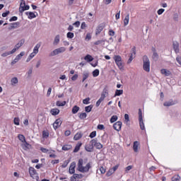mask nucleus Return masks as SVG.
<instances>
[{"instance_id":"c03bdc74","label":"nucleus","mask_w":181,"mask_h":181,"mask_svg":"<svg viewBox=\"0 0 181 181\" xmlns=\"http://www.w3.org/2000/svg\"><path fill=\"white\" fill-rule=\"evenodd\" d=\"M15 84H18V78L16 77L11 79V86H15Z\"/></svg>"},{"instance_id":"6e6d98bb","label":"nucleus","mask_w":181,"mask_h":181,"mask_svg":"<svg viewBox=\"0 0 181 181\" xmlns=\"http://www.w3.org/2000/svg\"><path fill=\"white\" fill-rule=\"evenodd\" d=\"M40 151L41 152H42L43 153H47V152H49V149L47 148H45L43 147L40 148Z\"/></svg>"},{"instance_id":"ea45409f","label":"nucleus","mask_w":181,"mask_h":181,"mask_svg":"<svg viewBox=\"0 0 181 181\" xmlns=\"http://www.w3.org/2000/svg\"><path fill=\"white\" fill-rule=\"evenodd\" d=\"M152 59L155 60V62H157L159 59V54H158V52L153 53Z\"/></svg>"},{"instance_id":"a18cd8bd","label":"nucleus","mask_w":181,"mask_h":181,"mask_svg":"<svg viewBox=\"0 0 181 181\" xmlns=\"http://www.w3.org/2000/svg\"><path fill=\"white\" fill-rule=\"evenodd\" d=\"M103 101H104L103 98H100L99 100L96 102V107H100V105L101 104V103H103Z\"/></svg>"},{"instance_id":"6e6552de","label":"nucleus","mask_w":181,"mask_h":181,"mask_svg":"<svg viewBox=\"0 0 181 181\" xmlns=\"http://www.w3.org/2000/svg\"><path fill=\"white\" fill-rule=\"evenodd\" d=\"M40 48V44H37L33 49V52L28 56L30 58L33 59L35 57L37 53H39V49Z\"/></svg>"},{"instance_id":"338daca9","label":"nucleus","mask_w":181,"mask_h":181,"mask_svg":"<svg viewBox=\"0 0 181 181\" xmlns=\"http://www.w3.org/2000/svg\"><path fill=\"white\" fill-rule=\"evenodd\" d=\"M115 35V32L112 30H109V36H114Z\"/></svg>"},{"instance_id":"bb28decb","label":"nucleus","mask_w":181,"mask_h":181,"mask_svg":"<svg viewBox=\"0 0 181 181\" xmlns=\"http://www.w3.org/2000/svg\"><path fill=\"white\" fill-rule=\"evenodd\" d=\"M73 146L71 144H65L62 146V151H70Z\"/></svg>"},{"instance_id":"e2e57ef3","label":"nucleus","mask_w":181,"mask_h":181,"mask_svg":"<svg viewBox=\"0 0 181 181\" xmlns=\"http://www.w3.org/2000/svg\"><path fill=\"white\" fill-rule=\"evenodd\" d=\"M87 28V24H86V22H83L81 25V29H86Z\"/></svg>"},{"instance_id":"2f4dec72","label":"nucleus","mask_w":181,"mask_h":181,"mask_svg":"<svg viewBox=\"0 0 181 181\" xmlns=\"http://www.w3.org/2000/svg\"><path fill=\"white\" fill-rule=\"evenodd\" d=\"M60 42V35H56L53 45H54L55 46L59 45V42Z\"/></svg>"},{"instance_id":"4d7b16f0","label":"nucleus","mask_w":181,"mask_h":181,"mask_svg":"<svg viewBox=\"0 0 181 181\" xmlns=\"http://www.w3.org/2000/svg\"><path fill=\"white\" fill-rule=\"evenodd\" d=\"M164 12H165L164 8H160L158 10L157 13H158V15H162V13H163Z\"/></svg>"},{"instance_id":"ddd939ff","label":"nucleus","mask_w":181,"mask_h":181,"mask_svg":"<svg viewBox=\"0 0 181 181\" xmlns=\"http://www.w3.org/2000/svg\"><path fill=\"white\" fill-rule=\"evenodd\" d=\"M69 172L70 175H74V172H76V163H72L70 165Z\"/></svg>"},{"instance_id":"f257e3e1","label":"nucleus","mask_w":181,"mask_h":181,"mask_svg":"<svg viewBox=\"0 0 181 181\" xmlns=\"http://www.w3.org/2000/svg\"><path fill=\"white\" fill-rule=\"evenodd\" d=\"M83 165H84V160L80 158L78 162V170L82 173H87L91 169V164L88 163L86 166H83Z\"/></svg>"},{"instance_id":"c85d7f7f","label":"nucleus","mask_w":181,"mask_h":181,"mask_svg":"<svg viewBox=\"0 0 181 181\" xmlns=\"http://www.w3.org/2000/svg\"><path fill=\"white\" fill-rule=\"evenodd\" d=\"M80 111V107L75 105L72 108V114H77Z\"/></svg>"},{"instance_id":"864d4df0","label":"nucleus","mask_w":181,"mask_h":181,"mask_svg":"<svg viewBox=\"0 0 181 181\" xmlns=\"http://www.w3.org/2000/svg\"><path fill=\"white\" fill-rule=\"evenodd\" d=\"M90 98H86L83 100V104L88 105L90 103Z\"/></svg>"},{"instance_id":"7c9ffc66","label":"nucleus","mask_w":181,"mask_h":181,"mask_svg":"<svg viewBox=\"0 0 181 181\" xmlns=\"http://www.w3.org/2000/svg\"><path fill=\"white\" fill-rule=\"evenodd\" d=\"M129 23V14H127L124 19V25L127 26Z\"/></svg>"},{"instance_id":"f3484780","label":"nucleus","mask_w":181,"mask_h":181,"mask_svg":"<svg viewBox=\"0 0 181 181\" xmlns=\"http://www.w3.org/2000/svg\"><path fill=\"white\" fill-rule=\"evenodd\" d=\"M16 49H12L9 52H5L4 53L1 54V57H6L7 56H11V54H13L15 53Z\"/></svg>"},{"instance_id":"de8ad7c7","label":"nucleus","mask_w":181,"mask_h":181,"mask_svg":"<svg viewBox=\"0 0 181 181\" xmlns=\"http://www.w3.org/2000/svg\"><path fill=\"white\" fill-rule=\"evenodd\" d=\"M105 42L104 40H99L94 42L95 46H98V45H101V43H104Z\"/></svg>"},{"instance_id":"3c124183","label":"nucleus","mask_w":181,"mask_h":181,"mask_svg":"<svg viewBox=\"0 0 181 181\" xmlns=\"http://www.w3.org/2000/svg\"><path fill=\"white\" fill-rule=\"evenodd\" d=\"M180 179V176L179 175H175L172 177V181H179Z\"/></svg>"},{"instance_id":"39448f33","label":"nucleus","mask_w":181,"mask_h":181,"mask_svg":"<svg viewBox=\"0 0 181 181\" xmlns=\"http://www.w3.org/2000/svg\"><path fill=\"white\" fill-rule=\"evenodd\" d=\"M139 121L141 129L145 130V123H144V118L142 117V110L139 109Z\"/></svg>"},{"instance_id":"603ef678","label":"nucleus","mask_w":181,"mask_h":181,"mask_svg":"<svg viewBox=\"0 0 181 181\" xmlns=\"http://www.w3.org/2000/svg\"><path fill=\"white\" fill-rule=\"evenodd\" d=\"M20 121L19 117H15L13 120L15 125H19Z\"/></svg>"},{"instance_id":"49530a36","label":"nucleus","mask_w":181,"mask_h":181,"mask_svg":"<svg viewBox=\"0 0 181 181\" xmlns=\"http://www.w3.org/2000/svg\"><path fill=\"white\" fill-rule=\"evenodd\" d=\"M66 37H68L69 39H73V37H74V33H73L71 32H69L66 34Z\"/></svg>"},{"instance_id":"052dcab7","label":"nucleus","mask_w":181,"mask_h":181,"mask_svg":"<svg viewBox=\"0 0 181 181\" xmlns=\"http://www.w3.org/2000/svg\"><path fill=\"white\" fill-rule=\"evenodd\" d=\"M99 170L100 173H102V175H104V173H105V168H104V167H100Z\"/></svg>"},{"instance_id":"a19ab883","label":"nucleus","mask_w":181,"mask_h":181,"mask_svg":"<svg viewBox=\"0 0 181 181\" xmlns=\"http://www.w3.org/2000/svg\"><path fill=\"white\" fill-rule=\"evenodd\" d=\"M79 118L80 119H86V118H87V113L83 112L79 114Z\"/></svg>"},{"instance_id":"423d86ee","label":"nucleus","mask_w":181,"mask_h":181,"mask_svg":"<svg viewBox=\"0 0 181 181\" xmlns=\"http://www.w3.org/2000/svg\"><path fill=\"white\" fill-rule=\"evenodd\" d=\"M29 173L30 175L33 177V179L39 181V175L36 173V170H35L33 167L29 168Z\"/></svg>"},{"instance_id":"13d9d810","label":"nucleus","mask_w":181,"mask_h":181,"mask_svg":"<svg viewBox=\"0 0 181 181\" xmlns=\"http://www.w3.org/2000/svg\"><path fill=\"white\" fill-rule=\"evenodd\" d=\"M85 40L88 41L91 40V34L87 33Z\"/></svg>"},{"instance_id":"0eeeda50","label":"nucleus","mask_w":181,"mask_h":181,"mask_svg":"<svg viewBox=\"0 0 181 181\" xmlns=\"http://www.w3.org/2000/svg\"><path fill=\"white\" fill-rule=\"evenodd\" d=\"M90 144H92L93 146H95L96 149H103V144L98 142V140L97 139H92Z\"/></svg>"},{"instance_id":"cd10ccee","label":"nucleus","mask_w":181,"mask_h":181,"mask_svg":"<svg viewBox=\"0 0 181 181\" xmlns=\"http://www.w3.org/2000/svg\"><path fill=\"white\" fill-rule=\"evenodd\" d=\"M84 60H86V62H88V63H90V62H93V60H94V58H93L91 55L87 54V55L84 57Z\"/></svg>"},{"instance_id":"b1692460","label":"nucleus","mask_w":181,"mask_h":181,"mask_svg":"<svg viewBox=\"0 0 181 181\" xmlns=\"http://www.w3.org/2000/svg\"><path fill=\"white\" fill-rule=\"evenodd\" d=\"M107 95H108V90H107V88H104L101 93L100 98H103V99L105 100V97H107Z\"/></svg>"},{"instance_id":"e433bc0d","label":"nucleus","mask_w":181,"mask_h":181,"mask_svg":"<svg viewBox=\"0 0 181 181\" xmlns=\"http://www.w3.org/2000/svg\"><path fill=\"white\" fill-rule=\"evenodd\" d=\"M18 138L21 142H26V139H25V136H23V134H18Z\"/></svg>"},{"instance_id":"37998d69","label":"nucleus","mask_w":181,"mask_h":181,"mask_svg":"<svg viewBox=\"0 0 181 181\" xmlns=\"http://www.w3.org/2000/svg\"><path fill=\"white\" fill-rule=\"evenodd\" d=\"M83 136L81 134L77 133L74 136V141H78Z\"/></svg>"},{"instance_id":"c9c22d12","label":"nucleus","mask_w":181,"mask_h":181,"mask_svg":"<svg viewBox=\"0 0 181 181\" xmlns=\"http://www.w3.org/2000/svg\"><path fill=\"white\" fill-rule=\"evenodd\" d=\"M118 120V116L117 115H113L112 116V117L110 118V123L111 124H114V122H115V121Z\"/></svg>"},{"instance_id":"7ed1b4c3","label":"nucleus","mask_w":181,"mask_h":181,"mask_svg":"<svg viewBox=\"0 0 181 181\" xmlns=\"http://www.w3.org/2000/svg\"><path fill=\"white\" fill-rule=\"evenodd\" d=\"M64 52H66V47H60L59 48L54 49L52 52H51L49 54V57H54V56H57V54H62V53H64Z\"/></svg>"},{"instance_id":"473e14b6","label":"nucleus","mask_w":181,"mask_h":181,"mask_svg":"<svg viewBox=\"0 0 181 181\" xmlns=\"http://www.w3.org/2000/svg\"><path fill=\"white\" fill-rule=\"evenodd\" d=\"M56 105H57V107H64V105H66V101L62 102V101H60V100H58V101H57V103H56Z\"/></svg>"},{"instance_id":"69168bd1","label":"nucleus","mask_w":181,"mask_h":181,"mask_svg":"<svg viewBox=\"0 0 181 181\" xmlns=\"http://www.w3.org/2000/svg\"><path fill=\"white\" fill-rule=\"evenodd\" d=\"M112 173H114V172L112 171V169L109 170V171L107 173V176L110 177L111 176V175H112Z\"/></svg>"},{"instance_id":"5fc2aeb1","label":"nucleus","mask_w":181,"mask_h":181,"mask_svg":"<svg viewBox=\"0 0 181 181\" xmlns=\"http://www.w3.org/2000/svg\"><path fill=\"white\" fill-rule=\"evenodd\" d=\"M42 137L43 138H49V132L44 131L42 132Z\"/></svg>"},{"instance_id":"a878e982","label":"nucleus","mask_w":181,"mask_h":181,"mask_svg":"<svg viewBox=\"0 0 181 181\" xmlns=\"http://www.w3.org/2000/svg\"><path fill=\"white\" fill-rule=\"evenodd\" d=\"M139 146V141H134L133 145V149L134 152H138V148Z\"/></svg>"},{"instance_id":"9d476101","label":"nucleus","mask_w":181,"mask_h":181,"mask_svg":"<svg viewBox=\"0 0 181 181\" xmlns=\"http://www.w3.org/2000/svg\"><path fill=\"white\" fill-rule=\"evenodd\" d=\"M122 127V122L119 121L113 124L114 129L118 132L121 131Z\"/></svg>"},{"instance_id":"09e8293b","label":"nucleus","mask_w":181,"mask_h":181,"mask_svg":"<svg viewBox=\"0 0 181 181\" xmlns=\"http://www.w3.org/2000/svg\"><path fill=\"white\" fill-rule=\"evenodd\" d=\"M90 138L93 139V138H95V136H97V132L93 131L92 132L90 135H89Z\"/></svg>"},{"instance_id":"0e129e2a","label":"nucleus","mask_w":181,"mask_h":181,"mask_svg":"<svg viewBox=\"0 0 181 181\" xmlns=\"http://www.w3.org/2000/svg\"><path fill=\"white\" fill-rule=\"evenodd\" d=\"M131 169H132V165H128V166L125 168V172L128 173V172H129V170H131Z\"/></svg>"},{"instance_id":"774afa93","label":"nucleus","mask_w":181,"mask_h":181,"mask_svg":"<svg viewBox=\"0 0 181 181\" xmlns=\"http://www.w3.org/2000/svg\"><path fill=\"white\" fill-rule=\"evenodd\" d=\"M176 60H177V63L181 65V57H179V56H177V57H176Z\"/></svg>"},{"instance_id":"9b49d317","label":"nucleus","mask_w":181,"mask_h":181,"mask_svg":"<svg viewBox=\"0 0 181 181\" xmlns=\"http://www.w3.org/2000/svg\"><path fill=\"white\" fill-rule=\"evenodd\" d=\"M23 45H25V39H22L21 40L18 44H16L15 45V47L13 49H16L15 52H16V50H18V49L20 47H22V46H23Z\"/></svg>"},{"instance_id":"58836bf2","label":"nucleus","mask_w":181,"mask_h":181,"mask_svg":"<svg viewBox=\"0 0 181 181\" xmlns=\"http://www.w3.org/2000/svg\"><path fill=\"white\" fill-rule=\"evenodd\" d=\"M91 110H93V105L85 107L86 112H91Z\"/></svg>"},{"instance_id":"5701e85b","label":"nucleus","mask_w":181,"mask_h":181,"mask_svg":"<svg viewBox=\"0 0 181 181\" xmlns=\"http://www.w3.org/2000/svg\"><path fill=\"white\" fill-rule=\"evenodd\" d=\"M81 145H83V144H81V142H78L76 145L75 148L74 149V153H77V152H78V151H80V148H81Z\"/></svg>"},{"instance_id":"f704fd0d","label":"nucleus","mask_w":181,"mask_h":181,"mask_svg":"<svg viewBox=\"0 0 181 181\" xmlns=\"http://www.w3.org/2000/svg\"><path fill=\"white\" fill-rule=\"evenodd\" d=\"M122 94H124V90L117 89L115 93V97L122 95Z\"/></svg>"},{"instance_id":"412c9836","label":"nucleus","mask_w":181,"mask_h":181,"mask_svg":"<svg viewBox=\"0 0 181 181\" xmlns=\"http://www.w3.org/2000/svg\"><path fill=\"white\" fill-rule=\"evenodd\" d=\"M50 113L52 114V115H59V114L60 113V110L57 108L52 109L50 110Z\"/></svg>"},{"instance_id":"6ab92c4d","label":"nucleus","mask_w":181,"mask_h":181,"mask_svg":"<svg viewBox=\"0 0 181 181\" xmlns=\"http://www.w3.org/2000/svg\"><path fill=\"white\" fill-rule=\"evenodd\" d=\"M161 74H164V76H165L166 77H169L171 73H170V71L166 69H161Z\"/></svg>"},{"instance_id":"f8f14e48","label":"nucleus","mask_w":181,"mask_h":181,"mask_svg":"<svg viewBox=\"0 0 181 181\" xmlns=\"http://www.w3.org/2000/svg\"><path fill=\"white\" fill-rule=\"evenodd\" d=\"M60 125H62V119H57L56 121L53 123L54 129H57Z\"/></svg>"},{"instance_id":"79ce46f5","label":"nucleus","mask_w":181,"mask_h":181,"mask_svg":"<svg viewBox=\"0 0 181 181\" xmlns=\"http://www.w3.org/2000/svg\"><path fill=\"white\" fill-rule=\"evenodd\" d=\"M116 64L119 70H122L124 69V65H122V61H120L119 62H116Z\"/></svg>"},{"instance_id":"20e7f679","label":"nucleus","mask_w":181,"mask_h":181,"mask_svg":"<svg viewBox=\"0 0 181 181\" xmlns=\"http://www.w3.org/2000/svg\"><path fill=\"white\" fill-rule=\"evenodd\" d=\"M30 8V6H29L28 5H26V3L25 2L24 0L21 1L20 7H19L20 13H23L25 11H29Z\"/></svg>"},{"instance_id":"bf43d9fd","label":"nucleus","mask_w":181,"mask_h":181,"mask_svg":"<svg viewBox=\"0 0 181 181\" xmlns=\"http://www.w3.org/2000/svg\"><path fill=\"white\" fill-rule=\"evenodd\" d=\"M18 21V18L16 16H13L9 19V22H13Z\"/></svg>"},{"instance_id":"1a4fd4ad","label":"nucleus","mask_w":181,"mask_h":181,"mask_svg":"<svg viewBox=\"0 0 181 181\" xmlns=\"http://www.w3.org/2000/svg\"><path fill=\"white\" fill-rule=\"evenodd\" d=\"M135 54H136V47H134L132 48L130 57L127 61L128 64H129V63H131V62L135 59Z\"/></svg>"},{"instance_id":"aec40b11","label":"nucleus","mask_w":181,"mask_h":181,"mask_svg":"<svg viewBox=\"0 0 181 181\" xmlns=\"http://www.w3.org/2000/svg\"><path fill=\"white\" fill-rule=\"evenodd\" d=\"M11 26L9 29H17V28H19V25H21V23L19 22H16L10 24Z\"/></svg>"},{"instance_id":"a211bd4d","label":"nucleus","mask_w":181,"mask_h":181,"mask_svg":"<svg viewBox=\"0 0 181 181\" xmlns=\"http://www.w3.org/2000/svg\"><path fill=\"white\" fill-rule=\"evenodd\" d=\"M104 30V27L102 25H99L95 30V35H100Z\"/></svg>"},{"instance_id":"f03ea898","label":"nucleus","mask_w":181,"mask_h":181,"mask_svg":"<svg viewBox=\"0 0 181 181\" xmlns=\"http://www.w3.org/2000/svg\"><path fill=\"white\" fill-rule=\"evenodd\" d=\"M143 69L147 73L151 71V61L146 55L143 56Z\"/></svg>"},{"instance_id":"4468645a","label":"nucleus","mask_w":181,"mask_h":181,"mask_svg":"<svg viewBox=\"0 0 181 181\" xmlns=\"http://www.w3.org/2000/svg\"><path fill=\"white\" fill-rule=\"evenodd\" d=\"M76 179H83V175L81 174H74L72 177H71V181H76Z\"/></svg>"},{"instance_id":"4c0bfd02","label":"nucleus","mask_w":181,"mask_h":181,"mask_svg":"<svg viewBox=\"0 0 181 181\" xmlns=\"http://www.w3.org/2000/svg\"><path fill=\"white\" fill-rule=\"evenodd\" d=\"M92 74L94 77H98L100 76V70L99 69H95L93 72Z\"/></svg>"},{"instance_id":"72a5a7b5","label":"nucleus","mask_w":181,"mask_h":181,"mask_svg":"<svg viewBox=\"0 0 181 181\" xmlns=\"http://www.w3.org/2000/svg\"><path fill=\"white\" fill-rule=\"evenodd\" d=\"M114 60H115V63H118L119 62H122V58H121V56H119V55H115L114 57Z\"/></svg>"},{"instance_id":"2eb2a0df","label":"nucleus","mask_w":181,"mask_h":181,"mask_svg":"<svg viewBox=\"0 0 181 181\" xmlns=\"http://www.w3.org/2000/svg\"><path fill=\"white\" fill-rule=\"evenodd\" d=\"M173 49L175 52V53L179 52V42L174 41L173 42Z\"/></svg>"},{"instance_id":"8fccbe9b","label":"nucleus","mask_w":181,"mask_h":181,"mask_svg":"<svg viewBox=\"0 0 181 181\" xmlns=\"http://www.w3.org/2000/svg\"><path fill=\"white\" fill-rule=\"evenodd\" d=\"M97 128L98 129H100V131H103V129H105V126H104V124H98Z\"/></svg>"},{"instance_id":"dca6fc26","label":"nucleus","mask_w":181,"mask_h":181,"mask_svg":"<svg viewBox=\"0 0 181 181\" xmlns=\"http://www.w3.org/2000/svg\"><path fill=\"white\" fill-rule=\"evenodd\" d=\"M85 149L87 151V152H93V149H94V145H93V144H88L85 146Z\"/></svg>"},{"instance_id":"393cba45","label":"nucleus","mask_w":181,"mask_h":181,"mask_svg":"<svg viewBox=\"0 0 181 181\" xmlns=\"http://www.w3.org/2000/svg\"><path fill=\"white\" fill-rule=\"evenodd\" d=\"M25 15H28V19H35L36 15L33 12H26Z\"/></svg>"},{"instance_id":"4be33fe9","label":"nucleus","mask_w":181,"mask_h":181,"mask_svg":"<svg viewBox=\"0 0 181 181\" xmlns=\"http://www.w3.org/2000/svg\"><path fill=\"white\" fill-rule=\"evenodd\" d=\"M175 104L173 100H170L169 101L164 103L163 105L164 107H171V105H175Z\"/></svg>"},{"instance_id":"c756f323","label":"nucleus","mask_w":181,"mask_h":181,"mask_svg":"<svg viewBox=\"0 0 181 181\" xmlns=\"http://www.w3.org/2000/svg\"><path fill=\"white\" fill-rule=\"evenodd\" d=\"M89 76H90V74H88V72H83L82 83H84V81H86V80L88 78Z\"/></svg>"},{"instance_id":"680f3d73","label":"nucleus","mask_w":181,"mask_h":181,"mask_svg":"<svg viewBox=\"0 0 181 181\" xmlns=\"http://www.w3.org/2000/svg\"><path fill=\"white\" fill-rule=\"evenodd\" d=\"M77 78H78V74H75L74 76H73L71 77V81H76V80Z\"/></svg>"}]
</instances>
